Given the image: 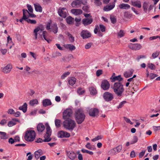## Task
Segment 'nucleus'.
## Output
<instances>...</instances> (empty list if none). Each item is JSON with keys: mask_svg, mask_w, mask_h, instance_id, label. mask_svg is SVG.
<instances>
[{"mask_svg": "<svg viewBox=\"0 0 160 160\" xmlns=\"http://www.w3.org/2000/svg\"><path fill=\"white\" fill-rule=\"evenodd\" d=\"M112 89L115 94L118 97H121L124 91L123 85L120 82H115Z\"/></svg>", "mask_w": 160, "mask_h": 160, "instance_id": "nucleus-1", "label": "nucleus"}, {"mask_svg": "<svg viewBox=\"0 0 160 160\" xmlns=\"http://www.w3.org/2000/svg\"><path fill=\"white\" fill-rule=\"evenodd\" d=\"M75 117L76 121L78 124H81L85 118L83 111L81 109H79L75 111Z\"/></svg>", "mask_w": 160, "mask_h": 160, "instance_id": "nucleus-2", "label": "nucleus"}, {"mask_svg": "<svg viewBox=\"0 0 160 160\" xmlns=\"http://www.w3.org/2000/svg\"><path fill=\"white\" fill-rule=\"evenodd\" d=\"M36 137V133L34 130H28L26 131L24 138L28 142H32Z\"/></svg>", "mask_w": 160, "mask_h": 160, "instance_id": "nucleus-3", "label": "nucleus"}, {"mask_svg": "<svg viewBox=\"0 0 160 160\" xmlns=\"http://www.w3.org/2000/svg\"><path fill=\"white\" fill-rule=\"evenodd\" d=\"M63 126L67 129L72 130L76 126L75 122L71 119L65 120L63 122Z\"/></svg>", "mask_w": 160, "mask_h": 160, "instance_id": "nucleus-4", "label": "nucleus"}, {"mask_svg": "<svg viewBox=\"0 0 160 160\" xmlns=\"http://www.w3.org/2000/svg\"><path fill=\"white\" fill-rule=\"evenodd\" d=\"M46 132L44 136V142H48L50 141L51 139L50 136L51 135L52 130L48 124H46Z\"/></svg>", "mask_w": 160, "mask_h": 160, "instance_id": "nucleus-5", "label": "nucleus"}, {"mask_svg": "<svg viewBox=\"0 0 160 160\" xmlns=\"http://www.w3.org/2000/svg\"><path fill=\"white\" fill-rule=\"evenodd\" d=\"M59 15L64 18H65L68 14L67 9L64 8H59L58 11Z\"/></svg>", "mask_w": 160, "mask_h": 160, "instance_id": "nucleus-6", "label": "nucleus"}, {"mask_svg": "<svg viewBox=\"0 0 160 160\" xmlns=\"http://www.w3.org/2000/svg\"><path fill=\"white\" fill-rule=\"evenodd\" d=\"M103 98L105 101L110 102L113 98V94L109 92H105L103 93Z\"/></svg>", "mask_w": 160, "mask_h": 160, "instance_id": "nucleus-7", "label": "nucleus"}, {"mask_svg": "<svg viewBox=\"0 0 160 160\" xmlns=\"http://www.w3.org/2000/svg\"><path fill=\"white\" fill-rule=\"evenodd\" d=\"M89 115L92 117H97L99 113L98 110L96 108H90L88 110Z\"/></svg>", "mask_w": 160, "mask_h": 160, "instance_id": "nucleus-8", "label": "nucleus"}, {"mask_svg": "<svg viewBox=\"0 0 160 160\" xmlns=\"http://www.w3.org/2000/svg\"><path fill=\"white\" fill-rule=\"evenodd\" d=\"M44 29V28L43 26L40 24L36 28H35L33 30V33L34 34V36L35 37V39H37L38 38V32L39 31L42 32Z\"/></svg>", "mask_w": 160, "mask_h": 160, "instance_id": "nucleus-9", "label": "nucleus"}, {"mask_svg": "<svg viewBox=\"0 0 160 160\" xmlns=\"http://www.w3.org/2000/svg\"><path fill=\"white\" fill-rule=\"evenodd\" d=\"M129 48L133 50H138L142 48L141 45L139 43L132 44L130 43L128 46Z\"/></svg>", "mask_w": 160, "mask_h": 160, "instance_id": "nucleus-10", "label": "nucleus"}, {"mask_svg": "<svg viewBox=\"0 0 160 160\" xmlns=\"http://www.w3.org/2000/svg\"><path fill=\"white\" fill-rule=\"evenodd\" d=\"M72 111L70 109H68L65 110L63 113V118L64 119H68L72 114Z\"/></svg>", "mask_w": 160, "mask_h": 160, "instance_id": "nucleus-11", "label": "nucleus"}, {"mask_svg": "<svg viewBox=\"0 0 160 160\" xmlns=\"http://www.w3.org/2000/svg\"><path fill=\"white\" fill-rule=\"evenodd\" d=\"M101 88L104 90H107L109 89L110 87V84L109 82L106 80H104L102 82L101 84Z\"/></svg>", "mask_w": 160, "mask_h": 160, "instance_id": "nucleus-12", "label": "nucleus"}, {"mask_svg": "<svg viewBox=\"0 0 160 160\" xmlns=\"http://www.w3.org/2000/svg\"><path fill=\"white\" fill-rule=\"evenodd\" d=\"M67 156L71 160H74L77 158V155L74 152L72 151H66Z\"/></svg>", "mask_w": 160, "mask_h": 160, "instance_id": "nucleus-13", "label": "nucleus"}, {"mask_svg": "<svg viewBox=\"0 0 160 160\" xmlns=\"http://www.w3.org/2000/svg\"><path fill=\"white\" fill-rule=\"evenodd\" d=\"M106 28L102 24H100L99 26L98 25H96L94 30V32L97 34L100 31L103 32L105 31Z\"/></svg>", "mask_w": 160, "mask_h": 160, "instance_id": "nucleus-14", "label": "nucleus"}, {"mask_svg": "<svg viewBox=\"0 0 160 160\" xmlns=\"http://www.w3.org/2000/svg\"><path fill=\"white\" fill-rule=\"evenodd\" d=\"M58 136L60 138H68L70 136V134L66 132L61 131L58 133Z\"/></svg>", "mask_w": 160, "mask_h": 160, "instance_id": "nucleus-15", "label": "nucleus"}, {"mask_svg": "<svg viewBox=\"0 0 160 160\" xmlns=\"http://www.w3.org/2000/svg\"><path fill=\"white\" fill-rule=\"evenodd\" d=\"M12 68V65L11 64L9 63L3 68L2 71L5 73H8L10 72Z\"/></svg>", "mask_w": 160, "mask_h": 160, "instance_id": "nucleus-16", "label": "nucleus"}, {"mask_svg": "<svg viewBox=\"0 0 160 160\" xmlns=\"http://www.w3.org/2000/svg\"><path fill=\"white\" fill-rule=\"evenodd\" d=\"M81 36L83 39H85L90 37L91 34L87 30H82L81 32Z\"/></svg>", "mask_w": 160, "mask_h": 160, "instance_id": "nucleus-17", "label": "nucleus"}, {"mask_svg": "<svg viewBox=\"0 0 160 160\" xmlns=\"http://www.w3.org/2000/svg\"><path fill=\"white\" fill-rule=\"evenodd\" d=\"M82 4V3L81 0H75L72 2L71 5L73 8H79Z\"/></svg>", "mask_w": 160, "mask_h": 160, "instance_id": "nucleus-18", "label": "nucleus"}, {"mask_svg": "<svg viewBox=\"0 0 160 160\" xmlns=\"http://www.w3.org/2000/svg\"><path fill=\"white\" fill-rule=\"evenodd\" d=\"M115 74V73H113V75L112 76L110 79L112 80V82H114L115 81H117L119 82L120 81H122L123 78L121 77V75H119L117 76H114Z\"/></svg>", "mask_w": 160, "mask_h": 160, "instance_id": "nucleus-19", "label": "nucleus"}, {"mask_svg": "<svg viewBox=\"0 0 160 160\" xmlns=\"http://www.w3.org/2000/svg\"><path fill=\"white\" fill-rule=\"evenodd\" d=\"M132 5L134 7L140 8L141 7V2L139 0L131 1Z\"/></svg>", "mask_w": 160, "mask_h": 160, "instance_id": "nucleus-20", "label": "nucleus"}, {"mask_svg": "<svg viewBox=\"0 0 160 160\" xmlns=\"http://www.w3.org/2000/svg\"><path fill=\"white\" fill-rule=\"evenodd\" d=\"M134 70L132 69H130L129 70L123 73L124 76L126 78H128L131 77L133 73Z\"/></svg>", "mask_w": 160, "mask_h": 160, "instance_id": "nucleus-21", "label": "nucleus"}, {"mask_svg": "<svg viewBox=\"0 0 160 160\" xmlns=\"http://www.w3.org/2000/svg\"><path fill=\"white\" fill-rule=\"evenodd\" d=\"M72 13L75 15H79L82 13V11L80 9H73L71 10Z\"/></svg>", "mask_w": 160, "mask_h": 160, "instance_id": "nucleus-22", "label": "nucleus"}, {"mask_svg": "<svg viewBox=\"0 0 160 160\" xmlns=\"http://www.w3.org/2000/svg\"><path fill=\"white\" fill-rule=\"evenodd\" d=\"M82 23L84 25H87L91 24L92 22V18H85L82 19Z\"/></svg>", "mask_w": 160, "mask_h": 160, "instance_id": "nucleus-23", "label": "nucleus"}, {"mask_svg": "<svg viewBox=\"0 0 160 160\" xmlns=\"http://www.w3.org/2000/svg\"><path fill=\"white\" fill-rule=\"evenodd\" d=\"M16 122H19L18 119L16 118L12 119L11 121L8 122V125L9 127H12L16 124Z\"/></svg>", "mask_w": 160, "mask_h": 160, "instance_id": "nucleus-24", "label": "nucleus"}, {"mask_svg": "<svg viewBox=\"0 0 160 160\" xmlns=\"http://www.w3.org/2000/svg\"><path fill=\"white\" fill-rule=\"evenodd\" d=\"M48 33L46 31H43L42 33V36L44 39L46 40L48 43L51 42L52 40L51 39L47 38Z\"/></svg>", "mask_w": 160, "mask_h": 160, "instance_id": "nucleus-25", "label": "nucleus"}, {"mask_svg": "<svg viewBox=\"0 0 160 160\" xmlns=\"http://www.w3.org/2000/svg\"><path fill=\"white\" fill-rule=\"evenodd\" d=\"M8 138V136L6 132L0 131V138L1 139L6 140Z\"/></svg>", "mask_w": 160, "mask_h": 160, "instance_id": "nucleus-26", "label": "nucleus"}, {"mask_svg": "<svg viewBox=\"0 0 160 160\" xmlns=\"http://www.w3.org/2000/svg\"><path fill=\"white\" fill-rule=\"evenodd\" d=\"M64 46L65 48L68 49L71 51L75 50L76 48L72 44H67L65 45Z\"/></svg>", "mask_w": 160, "mask_h": 160, "instance_id": "nucleus-27", "label": "nucleus"}, {"mask_svg": "<svg viewBox=\"0 0 160 160\" xmlns=\"http://www.w3.org/2000/svg\"><path fill=\"white\" fill-rule=\"evenodd\" d=\"M35 157L36 159H38L40 156L42 154V151L39 149L35 152L34 153Z\"/></svg>", "mask_w": 160, "mask_h": 160, "instance_id": "nucleus-28", "label": "nucleus"}, {"mask_svg": "<svg viewBox=\"0 0 160 160\" xmlns=\"http://www.w3.org/2000/svg\"><path fill=\"white\" fill-rule=\"evenodd\" d=\"M115 3L106 6L104 7L103 8V10L105 11H108L112 9L115 7Z\"/></svg>", "mask_w": 160, "mask_h": 160, "instance_id": "nucleus-29", "label": "nucleus"}, {"mask_svg": "<svg viewBox=\"0 0 160 160\" xmlns=\"http://www.w3.org/2000/svg\"><path fill=\"white\" fill-rule=\"evenodd\" d=\"M76 82V79L74 77L69 78L68 80V83L69 85L73 86Z\"/></svg>", "mask_w": 160, "mask_h": 160, "instance_id": "nucleus-30", "label": "nucleus"}, {"mask_svg": "<svg viewBox=\"0 0 160 160\" xmlns=\"http://www.w3.org/2000/svg\"><path fill=\"white\" fill-rule=\"evenodd\" d=\"M119 7L121 9H127L130 8V6L128 4L122 3L119 5Z\"/></svg>", "mask_w": 160, "mask_h": 160, "instance_id": "nucleus-31", "label": "nucleus"}, {"mask_svg": "<svg viewBox=\"0 0 160 160\" xmlns=\"http://www.w3.org/2000/svg\"><path fill=\"white\" fill-rule=\"evenodd\" d=\"M51 104L50 100L48 99H45L42 101V105L45 107L51 105Z\"/></svg>", "mask_w": 160, "mask_h": 160, "instance_id": "nucleus-32", "label": "nucleus"}, {"mask_svg": "<svg viewBox=\"0 0 160 160\" xmlns=\"http://www.w3.org/2000/svg\"><path fill=\"white\" fill-rule=\"evenodd\" d=\"M23 18L27 19L28 18L29 12L27 9L23 10Z\"/></svg>", "mask_w": 160, "mask_h": 160, "instance_id": "nucleus-33", "label": "nucleus"}, {"mask_svg": "<svg viewBox=\"0 0 160 160\" xmlns=\"http://www.w3.org/2000/svg\"><path fill=\"white\" fill-rule=\"evenodd\" d=\"M45 129V127L44 125L42 123L38 124L37 127V130L39 132H42Z\"/></svg>", "mask_w": 160, "mask_h": 160, "instance_id": "nucleus-34", "label": "nucleus"}, {"mask_svg": "<svg viewBox=\"0 0 160 160\" xmlns=\"http://www.w3.org/2000/svg\"><path fill=\"white\" fill-rule=\"evenodd\" d=\"M27 104L25 102L22 106H20L19 108V109L20 110H22L23 112L25 113L27 111Z\"/></svg>", "mask_w": 160, "mask_h": 160, "instance_id": "nucleus-35", "label": "nucleus"}, {"mask_svg": "<svg viewBox=\"0 0 160 160\" xmlns=\"http://www.w3.org/2000/svg\"><path fill=\"white\" fill-rule=\"evenodd\" d=\"M89 91L91 94L93 95H94L97 93V91L96 88L93 87H90L89 88Z\"/></svg>", "mask_w": 160, "mask_h": 160, "instance_id": "nucleus-36", "label": "nucleus"}, {"mask_svg": "<svg viewBox=\"0 0 160 160\" xmlns=\"http://www.w3.org/2000/svg\"><path fill=\"white\" fill-rule=\"evenodd\" d=\"M34 6L35 10L37 12H41L42 11L41 7L38 4H34Z\"/></svg>", "mask_w": 160, "mask_h": 160, "instance_id": "nucleus-37", "label": "nucleus"}, {"mask_svg": "<svg viewBox=\"0 0 160 160\" xmlns=\"http://www.w3.org/2000/svg\"><path fill=\"white\" fill-rule=\"evenodd\" d=\"M66 20L67 23L69 24H72L74 22V19L70 16L68 17Z\"/></svg>", "mask_w": 160, "mask_h": 160, "instance_id": "nucleus-38", "label": "nucleus"}, {"mask_svg": "<svg viewBox=\"0 0 160 160\" xmlns=\"http://www.w3.org/2000/svg\"><path fill=\"white\" fill-rule=\"evenodd\" d=\"M160 52L158 51H156L153 52L151 58L155 59L157 58L160 54Z\"/></svg>", "mask_w": 160, "mask_h": 160, "instance_id": "nucleus-39", "label": "nucleus"}, {"mask_svg": "<svg viewBox=\"0 0 160 160\" xmlns=\"http://www.w3.org/2000/svg\"><path fill=\"white\" fill-rule=\"evenodd\" d=\"M51 29H52V31L55 33H56L58 32V28L56 24H54L52 25Z\"/></svg>", "mask_w": 160, "mask_h": 160, "instance_id": "nucleus-40", "label": "nucleus"}, {"mask_svg": "<svg viewBox=\"0 0 160 160\" xmlns=\"http://www.w3.org/2000/svg\"><path fill=\"white\" fill-rule=\"evenodd\" d=\"M125 34V32L124 30H121L117 33V36L119 38H121L123 37Z\"/></svg>", "mask_w": 160, "mask_h": 160, "instance_id": "nucleus-41", "label": "nucleus"}, {"mask_svg": "<svg viewBox=\"0 0 160 160\" xmlns=\"http://www.w3.org/2000/svg\"><path fill=\"white\" fill-rule=\"evenodd\" d=\"M67 35L70 42H73L74 41V38L69 32H68Z\"/></svg>", "mask_w": 160, "mask_h": 160, "instance_id": "nucleus-42", "label": "nucleus"}, {"mask_svg": "<svg viewBox=\"0 0 160 160\" xmlns=\"http://www.w3.org/2000/svg\"><path fill=\"white\" fill-rule=\"evenodd\" d=\"M55 123L56 128H59L61 126V121L59 119H56L55 120Z\"/></svg>", "mask_w": 160, "mask_h": 160, "instance_id": "nucleus-43", "label": "nucleus"}, {"mask_svg": "<svg viewBox=\"0 0 160 160\" xmlns=\"http://www.w3.org/2000/svg\"><path fill=\"white\" fill-rule=\"evenodd\" d=\"M148 6V2H145L143 3L142 7L144 10V11L145 12H147Z\"/></svg>", "mask_w": 160, "mask_h": 160, "instance_id": "nucleus-44", "label": "nucleus"}, {"mask_svg": "<svg viewBox=\"0 0 160 160\" xmlns=\"http://www.w3.org/2000/svg\"><path fill=\"white\" fill-rule=\"evenodd\" d=\"M38 103V100L36 99L31 100L29 102V104L31 106H33L35 104H37Z\"/></svg>", "mask_w": 160, "mask_h": 160, "instance_id": "nucleus-45", "label": "nucleus"}, {"mask_svg": "<svg viewBox=\"0 0 160 160\" xmlns=\"http://www.w3.org/2000/svg\"><path fill=\"white\" fill-rule=\"evenodd\" d=\"M148 67L151 70H154L156 68L155 66L153 63H149L147 64Z\"/></svg>", "mask_w": 160, "mask_h": 160, "instance_id": "nucleus-46", "label": "nucleus"}, {"mask_svg": "<svg viewBox=\"0 0 160 160\" xmlns=\"http://www.w3.org/2000/svg\"><path fill=\"white\" fill-rule=\"evenodd\" d=\"M103 138V136L102 135H98L95 137L94 138L92 139V141L93 142H96L99 140Z\"/></svg>", "mask_w": 160, "mask_h": 160, "instance_id": "nucleus-47", "label": "nucleus"}, {"mask_svg": "<svg viewBox=\"0 0 160 160\" xmlns=\"http://www.w3.org/2000/svg\"><path fill=\"white\" fill-rule=\"evenodd\" d=\"M85 92V90L81 88H78L77 90V92L79 95H82Z\"/></svg>", "mask_w": 160, "mask_h": 160, "instance_id": "nucleus-48", "label": "nucleus"}, {"mask_svg": "<svg viewBox=\"0 0 160 160\" xmlns=\"http://www.w3.org/2000/svg\"><path fill=\"white\" fill-rule=\"evenodd\" d=\"M70 74L69 72H64L61 76L62 79H64L65 78L67 77Z\"/></svg>", "mask_w": 160, "mask_h": 160, "instance_id": "nucleus-49", "label": "nucleus"}, {"mask_svg": "<svg viewBox=\"0 0 160 160\" xmlns=\"http://www.w3.org/2000/svg\"><path fill=\"white\" fill-rule=\"evenodd\" d=\"M85 146L86 148L90 150H94L95 149V148L91 146L90 143H87Z\"/></svg>", "mask_w": 160, "mask_h": 160, "instance_id": "nucleus-50", "label": "nucleus"}, {"mask_svg": "<svg viewBox=\"0 0 160 160\" xmlns=\"http://www.w3.org/2000/svg\"><path fill=\"white\" fill-rule=\"evenodd\" d=\"M138 139L137 137L135 136H134L132 140L130 142L131 144H132L136 143L138 141Z\"/></svg>", "mask_w": 160, "mask_h": 160, "instance_id": "nucleus-51", "label": "nucleus"}, {"mask_svg": "<svg viewBox=\"0 0 160 160\" xmlns=\"http://www.w3.org/2000/svg\"><path fill=\"white\" fill-rule=\"evenodd\" d=\"M117 152V149L115 150V148H114L112 149H111L109 151V153L111 154L114 155V154H115L118 153V152Z\"/></svg>", "mask_w": 160, "mask_h": 160, "instance_id": "nucleus-52", "label": "nucleus"}, {"mask_svg": "<svg viewBox=\"0 0 160 160\" xmlns=\"http://www.w3.org/2000/svg\"><path fill=\"white\" fill-rule=\"evenodd\" d=\"M126 102V101H123L121 102L119 104L118 106H117V108L118 109L121 108L122 107H123L124 104Z\"/></svg>", "mask_w": 160, "mask_h": 160, "instance_id": "nucleus-53", "label": "nucleus"}, {"mask_svg": "<svg viewBox=\"0 0 160 160\" xmlns=\"http://www.w3.org/2000/svg\"><path fill=\"white\" fill-rule=\"evenodd\" d=\"M26 21L29 23L32 24H35L37 23V22L34 20H31L30 19H27Z\"/></svg>", "mask_w": 160, "mask_h": 160, "instance_id": "nucleus-54", "label": "nucleus"}, {"mask_svg": "<svg viewBox=\"0 0 160 160\" xmlns=\"http://www.w3.org/2000/svg\"><path fill=\"white\" fill-rule=\"evenodd\" d=\"M82 152L83 153H88L90 155H92L93 153L92 152L88 150H85V149H82Z\"/></svg>", "mask_w": 160, "mask_h": 160, "instance_id": "nucleus-55", "label": "nucleus"}, {"mask_svg": "<svg viewBox=\"0 0 160 160\" xmlns=\"http://www.w3.org/2000/svg\"><path fill=\"white\" fill-rule=\"evenodd\" d=\"M157 76L158 75L157 74L153 73H151L149 74V77L151 79H153Z\"/></svg>", "mask_w": 160, "mask_h": 160, "instance_id": "nucleus-56", "label": "nucleus"}, {"mask_svg": "<svg viewBox=\"0 0 160 160\" xmlns=\"http://www.w3.org/2000/svg\"><path fill=\"white\" fill-rule=\"evenodd\" d=\"M102 0H94L95 4L98 6H100L102 4L101 1Z\"/></svg>", "mask_w": 160, "mask_h": 160, "instance_id": "nucleus-57", "label": "nucleus"}, {"mask_svg": "<svg viewBox=\"0 0 160 160\" xmlns=\"http://www.w3.org/2000/svg\"><path fill=\"white\" fill-rule=\"evenodd\" d=\"M122 148V145H119L115 148V150L117 149V152H118V153L121 151Z\"/></svg>", "mask_w": 160, "mask_h": 160, "instance_id": "nucleus-58", "label": "nucleus"}, {"mask_svg": "<svg viewBox=\"0 0 160 160\" xmlns=\"http://www.w3.org/2000/svg\"><path fill=\"white\" fill-rule=\"evenodd\" d=\"M27 7L28 10V12L30 13H32L33 9L31 6V5L28 4L27 6Z\"/></svg>", "mask_w": 160, "mask_h": 160, "instance_id": "nucleus-59", "label": "nucleus"}, {"mask_svg": "<svg viewBox=\"0 0 160 160\" xmlns=\"http://www.w3.org/2000/svg\"><path fill=\"white\" fill-rule=\"evenodd\" d=\"M102 73V70H98L96 72V76L98 77Z\"/></svg>", "mask_w": 160, "mask_h": 160, "instance_id": "nucleus-60", "label": "nucleus"}, {"mask_svg": "<svg viewBox=\"0 0 160 160\" xmlns=\"http://www.w3.org/2000/svg\"><path fill=\"white\" fill-rule=\"evenodd\" d=\"M146 58V56L145 55H140L138 56L137 58V60L139 61L140 59L142 58Z\"/></svg>", "mask_w": 160, "mask_h": 160, "instance_id": "nucleus-61", "label": "nucleus"}, {"mask_svg": "<svg viewBox=\"0 0 160 160\" xmlns=\"http://www.w3.org/2000/svg\"><path fill=\"white\" fill-rule=\"evenodd\" d=\"M124 120L127 122L129 123L131 125L133 124V123L128 118L125 117H124Z\"/></svg>", "mask_w": 160, "mask_h": 160, "instance_id": "nucleus-62", "label": "nucleus"}, {"mask_svg": "<svg viewBox=\"0 0 160 160\" xmlns=\"http://www.w3.org/2000/svg\"><path fill=\"white\" fill-rule=\"evenodd\" d=\"M146 150H144L142 151L141 152H140L139 154V158H142L144 155L145 153V152Z\"/></svg>", "mask_w": 160, "mask_h": 160, "instance_id": "nucleus-63", "label": "nucleus"}, {"mask_svg": "<svg viewBox=\"0 0 160 160\" xmlns=\"http://www.w3.org/2000/svg\"><path fill=\"white\" fill-rule=\"evenodd\" d=\"M29 155L28 157L27 160H31L32 158V155L31 154V153L30 152H29L27 153V156Z\"/></svg>", "mask_w": 160, "mask_h": 160, "instance_id": "nucleus-64", "label": "nucleus"}]
</instances>
